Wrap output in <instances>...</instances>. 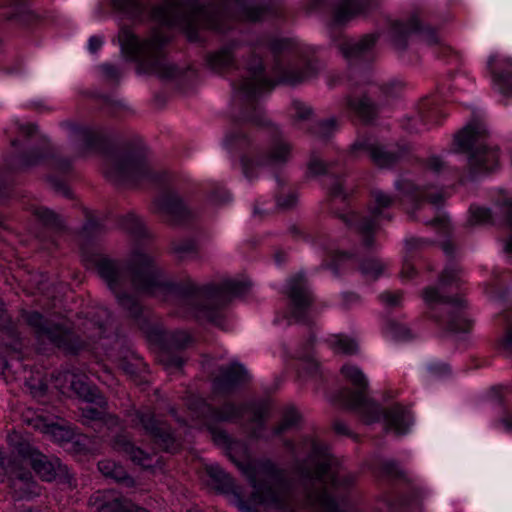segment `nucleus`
<instances>
[{
	"instance_id": "6e6552de",
	"label": "nucleus",
	"mask_w": 512,
	"mask_h": 512,
	"mask_svg": "<svg viewBox=\"0 0 512 512\" xmlns=\"http://www.w3.org/2000/svg\"><path fill=\"white\" fill-rule=\"evenodd\" d=\"M55 387L63 394L75 393L84 399L87 404L82 408L83 416L88 420L101 419L104 414V399L98 394V391L89 386L84 375H79L70 371L60 373L55 378Z\"/></svg>"
},
{
	"instance_id": "69168bd1",
	"label": "nucleus",
	"mask_w": 512,
	"mask_h": 512,
	"mask_svg": "<svg viewBox=\"0 0 512 512\" xmlns=\"http://www.w3.org/2000/svg\"><path fill=\"white\" fill-rule=\"evenodd\" d=\"M352 258H353V256L351 254L343 252V253L336 255L335 261L337 263H343L348 260H351Z\"/></svg>"
},
{
	"instance_id": "c85d7f7f",
	"label": "nucleus",
	"mask_w": 512,
	"mask_h": 512,
	"mask_svg": "<svg viewBox=\"0 0 512 512\" xmlns=\"http://www.w3.org/2000/svg\"><path fill=\"white\" fill-rule=\"evenodd\" d=\"M141 422L144 428L156 438V441L162 448L169 449L173 439L164 426L159 425L152 416L143 417Z\"/></svg>"
},
{
	"instance_id": "a19ab883",
	"label": "nucleus",
	"mask_w": 512,
	"mask_h": 512,
	"mask_svg": "<svg viewBox=\"0 0 512 512\" xmlns=\"http://www.w3.org/2000/svg\"><path fill=\"white\" fill-rule=\"evenodd\" d=\"M491 217L490 210L484 207L470 208V221L473 224H481L487 222Z\"/></svg>"
},
{
	"instance_id": "58836bf2",
	"label": "nucleus",
	"mask_w": 512,
	"mask_h": 512,
	"mask_svg": "<svg viewBox=\"0 0 512 512\" xmlns=\"http://www.w3.org/2000/svg\"><path fill=\"white\" fill-rule=\"evenodd\" d=\"M116 9L135 15L140 9V0H112Z\"/></svg>"
},
{
	"instance_id": "4be33fe9",
	"label": "nucleus",
	"mask_w": 512,
	"mask_h": 512,
	"mask_svg": "<svg viewBox=\"0 0 512 512\" xmlns=\"http://www.w3.org/2000/svg\"><path fill=\"white\" fill-rule=\"evenodd\" d=\"M384 419L387 428L396 434H405L412 424V417L408 411L399 405L392 407L385 413Z\"/></svg>"
},
{
	"instance_id": "f704fd0d",
	"label": "nucleus",
	"mask_w": 512,
	"mask_h": 512,
	"mask_svg": "<svg viewBox=\"0 0 512 512\" xmlns=\"http://www.w3.org/2000/svg\"><path fill=\"white\" fill-rule=\"evenodd\" d=\"M248 379L247 370L238 363L231 364L223 373L222 381L225 384L233 385L244 382Z\"/></svg>"
},
{
	"instance_id": "f257e3e1",
	"label": "nucleus",
	"mask_w": 512,
	"mask_h": 512,
	"mask_svg": "<svg viewBox=\"0 0 512 512\" xmlns=\"http://www.w3.org/2000/svg\"><path fill=\"white\" fill-rule=\"evenodd\" d=\"M98 272L115 293L119 305L133 317L140 311L137 300L118 291L128 277L131 285L140 293L159 297L172 289L170 283L163 278L154 257L143 249L133 251L127 271L113 260L101 259Z\"/></svg>"
},
{
	"instance_id": "f8f14e48",
	"label": "nucleus",
	"mask_w": 512,
	"mask_h": 512,
	"mask_svg": "<svg viewBox=\"0 0 512 512\" xmlns=\"http://www.w3.org/2000/svg\"><path fill=\"white\" fill-rule=\"evenodd\" d=\"M494 88L504 96L512 95V59L492 54L487 61Z\"/></svg>"
},
{
	"instance_id": "6ab92c4d",
	"label": "nucleus",
	"mask_w": 512,
	"mask_h": 512,
	"mask_svg": "<svg viewBox=\"0 0 512 512\" xmlns=\"http://www.w3.org/2000/svg\"><path fill=\"white\" fill-rule=\"evenodd\" d=\"M28 323L37 328L40 336L47 337L57 346L64 345L67 331L60 326H51L50 323L44 321L42 316L37 312H32L27 316Z\"/></svg>"
},
{
	"instance_id": "c756f323",
	"label": "nucleus",
	"mask_w": 512,
	"mask_h": 512,
	"mask_svg": "<svg viewBox=\"0 0 512 512\" xmlns=\"http://www.w3.org/2000/svg\"><path fill=\"white\" fill-rule=\"evenodd\" d=\"M329 345L336 353L352 355L358 352L359 344L355 338L346 335H332Z\"/></svg>"
},
{
	"instance_id": "49530a36",
	"label": "nucleus",
	"mask_w": 512,
	"mask_h": 512,
	"mask_svg": "<svg viewBox=\"0 0 512 512\" xmlns=\"http://www.w3.org/2000/svg\"><path fill=\"white\" fill-rule=\"evenodd\" d=\"M237 415H239V409L233 404H226L218 413L217 418L219 420H231Z\"/></svg>"
},
{
	"instance_id": "412c9836",
	"label": "nucleus",
	"mask_w": 512,
	"mask_h": 512,
	"mask_svg": "<svg viewBox=\"0 0 512 512\" xmlns=\"http://www.w3.org/2000/svg\"><path fill=\"white\" fill-rule=\"evenodd\" d=\"M156 210L166 216L175 220L182 218L187 208L178 194L168 193L162 195L156 201Z\"/></svg>"
},
{
	"instance_id": "a878e982",
	"label": "nucleus",
	"mask_w": 512,
	"mask_h": 512,
	"mask_svg": "<svg viewBox=\"0 0 512 512\" xmlns=\"http://www.w3.org/2000/svg\"><path fill=\"white\" fill-rule=\"evenodd\" d=\"M306 502L312 512H340L326 491H309Z\"/></svg>"
},
{
	"instance_id": "37998d69",
	"label": "nucleus",
	"mask_w": 512,
	"mask_h": 512,
	"mask_svg": "<svg viewBox=\"0 0 512 512\" xmlns=\"http://www.w3.org/2000/svg\"><path fill=\"white\" fill-rule=\"evenodd\" d=\"M336 123L334 119H329L317 124V135L321 138H327L335 129Z\"/></svg>"
},
{
	"instance_id": "4468645a",
	"label": "nucleus",
	"mask_w": 512,
	"mask_h": 512,
	"mask_svg": "<svg viewBox=\"0 0 512 512\" xmlns=\"http://www.w3.org/2000/svg\"><path fill=\"white\" fill-rule=\"evenodd\" d=\"M91 512H134L138 506L114 491L97 492L90 499Z\"/></svg>"
},
{
	"instance_id": "603ef678",
	"label": "nucleus",
	"mask_w": 512,
	"mask_h": 512,
	"mask_svg": "<svg viewBox=\"0 0 512 512\" xmlns=\"http://www.w3.org/2000/svg\"><path fill=\"white\" fill-rule=\"evenodd\" d=\"M103 74L109 79H116L121 75V71L111 64H105L101 66Z\"/></svg>"
},
{
	"instance_id": "393cba45",
	"label": "nucleus",
	"mask_w": 512,
	"mask_h": 512,
	"mask_svg": "<svg viewBox=\"0 0 512 512\" xmlns=\"http://www.w3.org/2000/svg\"><path fill=\"white\" fill-rule=\"evenodd\" d=\"M376 37L366 35L357 40L345 41L341 44V51L345 57H358L369 52L375 45Z\"/></svg>"
},
{
	"instance_id": "c03bdc74",
	"label": "nucleus",
	"mask_w": 512,
	"mask_h": 512,
	"mask_svg": "<svg viewBox=\"0 0 512 512\" xmlns=\"http://www.w3.org/2000/svg\"><path fill=\"white\" fill-rule=\"evenodd\" d=\"M293 109L295 117L299 120H306L312 114L311 108L300 101L293 102Z\"/></svg>"
},
{
	"instance_id": "2f4dec72",
	"label": "nucleus",
	"mask_w": 512,
	"mask_h": 512,
	"mask_svg": "<svg viewBox=\"0 0 512 512\" xmlns=\"http://www.w3.org/2000/svg\"><path fill=\"white\" fill-rule=\"evenodd\" d=\"M349 106L359 116L370 119L375 113V106L366 96L353 97L349 99Z\"/></svg>"
},
{
	"instance_id": "7ed1b4c3",
	"label": "nucleus",
	"mask_w": 512,
	"mask_h": 512,
	"mask_svg": "<svg viewBox=\"0 0 512 512\" xmlns=\"http://www.w3.org/2000/svg\"><path fill=\"white\" fill-rule=\"evenodd\" d=\"M118 43L124 56L137 62V72L171 78L176 68L163 57L162 47L166 38L158 31L140 39L130 28L123 27L118 33Z\"/></svg>"
},
{
	"instance_id": "052dcab7",
	"label": "nucleus",
	"mask_w": 512,
	"mask_h": 512,
	"mask_svg": "<svg viewBox=\"0 0 512 512\" xmlns=\"http://www.w3.org/2000/svg\"><path fill=\"white\" fill-rule=\"evenodd\" d=\"M499 423L505 431H512V411H509L504 417H502Z\"/></svg>"
},
{
	"instance_id": "4c0bfd02",
	"label": "nucleus",
	"mask_w": 512,
	"mask_h": 512,
	"mask_svg": "<svg viewBox=\"0 0 512 512\" xmlns=\"http://www.w3.org/2000/svg\"><path fill=\"white\" fill-rule=\"evenodd\" d=\"M300 420V415L295 408H287L280 424L275 429V434H281L294 427Z\"/></svg>"
},
{
	"instance_id": "5701e85b",
	"label": "nucleus",
	"mask_w": 512,
	"mask_h": 512,
	"mask_svg": "<svg viewBox=\"0 0 512 512\" xmlns=\"http://www.w3.org/2000/svg\"><path fill=\"white\" fill-rule=\"evenodd\" d=\"M33 425L51 440L58 443L68 441L72 437V433L69 429L54 422H47L42 418L35 419Z\"/></svg>"
},
{
	"instance_id": "72a5a7b5",
	"label": "nucleus",
	"mask_w": 512,
	"mask_h": 512,
	"mask_svg": "<svg viewBox=\"0 0 512 512\" xmlns=\"http://www.w3.org/2000/svg\"><path fill=\"white\" fill-rule=\"evenodd\" d=\"M233 56L230 49H221L208 58V65L214 71H221L232 64Z\"/></svg>"
},
{
	"instance_id": "bf43d9fd",
	"label": "nucleus",
	"mask_w": 512,
	"mask_h": 512,
	"mask_svg": "<svg viewBox=\"0 0 512 512\" xmlns=\"http://www.w3.org/2000/svg\"><path fill=\"white\" fill-rule=\"evenodd\" d=\"M443 167V162L439 157H431L428 161V169L432 172H439Z\"/></svg>"
},
{
	"instance_id": "680f3d73",
	"label": "nucleus",
	"mask_w": 512,
	"mask_h": 512,
	"mask_svg": "<svg viewBox=\"0 0 512 512\" xmlns=\"http://www.w3.org/2000/svg\"><path fill=\"white\" fill-rule=\"evenodd\" d=\"M103 44V40L99 36H92L89 39L88 47L91 52H96Z\"/></svg>"
},
{
	"instance_id": "8fccbe9b",
	"label": "nucleus",
	"mask_w": 512,
	"mask_h": 512,
	"mask_svg": "<svg viewBox=\"0 0 512 512\" xmlns=\"http://www.w3.org/2000/svg\"><path fill=\"white\" fill-rule=\"evenodd\" d=\"M35 215L45 223H52L56 218L54 212L47 208H38Z\"/></svg>"
},
{
	"instance_id": "9d476101",
	"label": "nucleus",
	"mask_w": 512,
	"mask_h": 512,
	"mask_svg": "<svg viewBox=\"0 0 512 512\" xmlns=\"http://www.w3.org/2000/svg\"><path fill=\"white\" fill-rule=\"evenodd\" d=\"M423 300L425 304L430 308L434 309L438 306H443L445 312L449 313L447 320L448 328L455 333L468 332L472 326L471 320H469L463 314L452 313V309H460L465 306V300L457 296L453 299H444L433 287L426 288L423 291Z\"/></svg>"
},
{
	"instance_id": "864d4df0",
	"label": "nucleus",
	"mask_w": 512,
	"mask_h": 512,
	"mask_svg": "<svg viewBox=\"0 0 512 512\" xmlns=\"http://www.w3.org/2000/svg\"><path fill=\"white\" fill-rule=\"evenodd\" d=\"M408 120L412 122V123L407 125V128L411 132H420V131L423 130V128L420 127V125H419L420 122L422 123L423 120H424L422 114L417 115V117H415V118H409Z\"/></svg>"
},
{
	"instance_id": "6e6d98bb",
	"label": "nucleus",
	"mask_w": 512,
	"mask_h": 512,
	"mask_svg": "<svg viewBox=\"0 0 512 512\" xmlns=\"http://www.w3.org/2000/svg\"><path fill=\"white\" fill-rule=\"evenodd\" d=\"M414 274H415V269H414L413 264L409 261H405L402 266L401 277L403 279H409V278L413 277Z\"/></svg>"
},
{
	"instance_id": "dca6fc26",
	"label": "nucleus",
	"mask_w": 512,
	"mask_h": 512,
	"mask_svg": "<svg viewBox=\"0 0 512 512\" xmlns=\"http://www.w3.org/2000/svg\"><path fill=\"white\" fill-rule=\"evenodd\" d=\"M245 291V283L235 279H227L222 281L219 285L206 287L201 292V296L207 298L213 304H222L229 298L241 295Z\"/></svg>"
},
{
	"instance_id": "cd10ccee",
	"label": "nucleus",
	"mask_w": 512,
	"mask_h": 512,
	"mask_svg": "<svg viewBox=\"0 0 512 512\" xmlns=\"http://www.w3.org/2000/svg\"><path fill=\"white\" fill-rule=\"evenodd\" d=\"M388 267L389 264L387 261L377 257L365 258L359 265L361 273L368 280H376L385 275Z\"/></svg>"
},
{
	"instance_id": "ddd939ff",
	"label": "nucleus",
	"mask_w": 512,
	"mask_h": 512,
	"mask_svg": "<svg viewBox=\"0 0 512 512\" xmlns=\"http://www.w3.org/2000/svg\"><path fill=\"white\" fill-rule=\"evenodd\" d=\"M302 475L305 479L313 482L316 489H320L330 479L332 485H348L353 482V476L347 474L345 471H338L336 474L331 471L326 455H322L319 462L316 464V468L313 472L302 471Z\"/></svg>"
},
{
	"instance_id": "a211bd4d",
	"label": "nucleus",
	"mask_w": 512,
	"mask_h": 512,
	"mask_svg": "<svg viewBox=\"0 0 512 512\" xmlns=\"http://www.w3.org/2000/svg\"><path fill=\"white\" fill-rule=\"evenodd\" d=\"M273 83L269 81L262 72V64L259 59L249 68V77L241 84L243 93L248 96H258L272 88Z\"/></svg>"
},
{
	"instance_id": "79ce46f5",
	"label": "nucleus",
	"mask_w": 512,
	"mask_h": 512,
	"mask_svg": "<svg viewBox=\"0 0 512 512\" xmlns=\"http://www.w3.org/2000/svg\"><path fill=\"white\" fill-rule=\"evenodd\" d=\"M416 27L408 26L402 22H394L391 26L390 37L393 41L408 34Z\"/></svg>"
},
{
	"instance_id": "774afa93",
	"label": "nucleus",
	"mask_w": 512,
	"mask_h": 512,
	"mask_svg": "<svg viewBox=\"0 0 512 512\" xmlns=\"http://www.w3.org/2000/svg\"><path fill=\"white\" fill-rule=\"evenodd\" d=\"M331 190L334 195H340L342 193V185L337 182L334 184Z\"/></svg>"
},
{
	"instance_id": "4d7b16f0",
	"label": "nucleus",
	"mask_w": 512,
	"mask_h": 512,
	"mask_svg": "<svg viewBox=\"0 0 512 512\" xmlns=\"http://www.w3.org/2000/svg\"><path fill=\"white\" fill-rule=\"evenodd\" d=\"M189 341H190V336L184 331H179L174 336V343L177 346H184Z\"/></svg>"
},
{
	"instance_id": "e2e57ef3",
	"label": "nucleus",
	"mask_w": 512,
	"mask_h": 512,
	"mask_svg": "<svg viewBox=\"0 0 512 512\" xmlns=\"http://www.w3.org/2000/svg\"><path fill=\"white\" fill-rule=\"evenodd\" d=\"M297 201V198L294 194H289L285 199H279L278 204L284 208L292 207Z\"/></svg>"
},
{
	"instance_id": "423d86ee",
	"label": "nucleus",
	"mask_w": 512,
	"mask_h": 512,
	"mask_svg": "<svg viewBox=\"0 0 512 512\" xmlns=\"http://www.w3.org/2000/svg\"><path fill=\"white\" fill-rule=\"evenodd\" d=\"M155 15L168 25L180 24L187 29L214 27L210 11L194 0H168L156 10Z\"/></svg>"
},
{
	"instance_id": "bb28decb",
	"label": "nucleus",
	"mask_w": 512,
	"mask_h": 512,
	"mask_svg": "<svg viewBox=\"0 0 512 512\" xmlns=\"http://www.w3.org/2000/svg\"><path fill=\"white\" fill-rule=\"evenodd\" d=\"M398 188L407 194H413L416 197L427 198L432 204L438 205L443 199V194L438 191H430V188L423 184H413L409 180H403L398 183Z\"/></svg>"
},
{
	"instance_id": "1a4fd4ad",
	"label": "nucleus",
	"mask_w": 512,
	"mask_h": 512,
	"mask_svg": "<svg viewBox=\"0 0 512 512\" xmlns=\"http://www.w3.org/2000/svg\"><path fill=\"white\" fill-rule=\"evenodd\" d=\"M290 145L279 141L273 144L269 150L256 151L251 157L242 159L245 175L252 178L264 170H273L284 164L290 157Z\"/></svg>"
},
{
	"instance_id": "2eb2a0df",
	"label": "nucleus",
	"mask_w": 512,
	"mask_h": 512,
	"mask_svg": "<svg viewBox=\"0 0 512 512\" xmlns=\"http://www.w3.org/2000/svg\"><path fill=\"white\" fill-rule=\"evenodd\" d=\"M287 294L293 306V317L300 319L304 311L312 303V296L303 275H297L289 280Z\"/></svg>"
},
{
	"instance_id": "13d9d810",
	"label": "nucleus",
	"mask_w": 512,
	"mask_h": 512,
	"mask_svg": "<svg viewBox=\"0 0 512 512\" xmlns=\"http://www.w3.org/2000/svg\"><path fill=\"white\" fill-rule=\"evenodd\" d=\"M429 371L432 375L437 376V375L447 373L449 371V368L445 364L435 363L429 367Z\"/></svg>"
},
{
	"instance_id": "b1692460",
	"label": "nucleus",
	"mask_w": 512,
	"mask_h": 512,
	"mask_svg": "<svg viewBox=\"0 0 512 512\" xmlns=\"http://www.w3.org/2000/svg\"><path fill=\"white\" fill-rule=\"evenodd\" d=\"M115 448L123 451L130 459L144 468H150L153 464V456L134 447L126 437H120L115 442Z\"/></svg>"
},
{
	"instance_id": "473e14b6",
	"label": "nucleus",
	"mask_w": 512,
	"mask_h": 512,
	"mask_svg": "<svg viewBox=\"0 0 512 512\" xmlns=\"http://www.w3.org/2000/svg\"><path fill=\"white\" fill-rule=\"evenodd\" d=\"M386 333L398 341H408L412 339L414 332L404 323L389 321L386 325Z\"/></svg>"
},
{
	"instance_id": "c9c22d12",
	"label": "nucleus",
	"mask_w": 512,
	"mask_h": 512,
	"mask_svg": "<svg viewBox=\"0 0 512 512\" xmlns=\"http://www.w3.org/2000/svg\"><path fill=\"white\" fill-rule=\"evenodd\" d=\"M349 217L350 222L355 223L357 229L361 233L363 245L366 247L372 246V230L374 228V224L370 220L360 219L356 214H351Z\"/></svg>"
},
{
	"instance_id": "9b49d317",
	"label": "nucleus",
	"mask_w": 512,
	"mask_h": 512,
	"mask_svg": "<svg viewBox=\"0 0 512 512\" xmlns=\"http://www.w3.org/2000/svg\"><path fill=\"white\" fill-rule=\"evenodd\" d=\"M147 173L145 162L135 154H128L113 159L106 171L108 177L115 181H138Z\"/></svg>"
},
{
	"instance_id": "f03ea898",
	"label": "nucleus",
	"mask_w": 512,
	"mask_h": 512,
	"mask_svg": "<svg viewBox=\"0 0 512 512\" xmlns=\"http://www.w3.org/2000/svg\"><path fill=\"white\" fill-rule=\"evenodd\" d=\"M206 471L215 488L225 492L234 490L231 478L218 465H208ZM246 473L252 484L253 493L246 503L240 493L233 491L240 509L250 510L251 506L263 504L282 512H292L289 509L293 503L291 487L282 471L270 466L253 471L247 470Z\"/></svg>"
},
{
	"instance_id": "5fc2aeb1",
	"label": "nucleus",
	"mask_w": 512,
	"mask_h": 512,
	"mask_svg": "<svg viewBox=\"0 0 512 512\" xmlns=\"http://www.w3.org/2000/svg\"><path fill=\"white\" fill-rule=\"evenodd\" d=\"M303 79H304L303 75L294 76V75H291L290 73H286L279 79V81L282 83L295 85V84L301 82Z\"/></svg>"
},
{
	"instance_id": "20e7f679",
	"label": "nucleus",
	"mask_w": 512,
	"mask_h": 512,
	"mask_svg": "<svg viewBox=\"0 0 512 512\" xmlns=\"http://www.w3.org/2000/svg\"><path fill=\"white\" fill-rule=\"evenodd\" d=\"M27 466H31L45 481H52L66 472V467L62 466L57 458L49 459L30 447L21 450V455L16 457L9 467L12 488L19 499L39 494V487L33 481Z\"/></svg>"
},
{
	"instance_id": "0eeeda50",
	"label": "nucleus",
	"mask_w": 512,
	"mask_h": 512,
	"mask_svg": "<svg viewBox=\"0 0 512 512\" xmlns=\"http://www.w3.org/2000/svg\"><path fill=\"white\" fill-rule=\"evenodd\" d=\"M341 374L345 380L354 385L355 392H345L341 395L342 401L347 406L356 408L366 423L379 421L382 411L377 403L367 398L365 390L368 387V379L363 371L356 365L348 363L342 366Z\"/></svg>"
},
{
	"instance_id": "7c9ffc66",
	"label": "nucleus",
	"mask_w": 512,
	"mask_h": 512,
	"mask_svg": "<svg viewBox=\"0 0 512 512\" xmlns=\"http://www.w3.org/2000/svg\"><path fill=\"white\" fill-rule=\"evenodd\" d=\"M98 468L106 477L113 478L117 481H128L129 483H132V480L126 477V472L123 467L116 464L114 461H101L98 463Z\"/></svg>"
},
{
	"instance_id": "338daca9",
	"label": "nucleus",
	"mask_w": 512,
	"mask_h": 512,
	"mask_svg": "<svg viewBox=\"0 0 512 512\" xmlns=\"http://www.w3.org/2000/svg\"><path fill=\"white\" fill-rule=\"evenodd\" d=\"M504 345L506 346V348L512 350V324H511V327L509 328L507 335L505 337Z\"/></svg>"
},
{
	"instance_id": "ea45409f",
	"label": "nucleus",
	"mask_w": 512,
	"mask_h": 512,
	"mask_svg": "<svg viewBox=\"0 0 512 512\" xmlns=\"http://www.w3.org/2000/svg\"><path fill=\"white\" fill-rule=\"evenodd\" d=\"M46 152H32L31 155L25 156L20 159L17 167L20 169H26L41 163L46 157Z\"/></svg>"
},
{
	"instance_id": "0e129e2a",
	"label": "nucleus",
	"mask_w": 512,
	"mask_h": 512,
	"mask_svg": "<svg viewBox=\"0 0 512 512\" xmlns=\"http://www.w3.org/2000/svg\"><path fill=\"white\" fill-rule=\"evenodd\" d=\"M19 130L24 135H32L36 130V127L31 123H25L19 126Z\"/></svg>"
},
{
	"instance_id": "e433bc0d",
	"label": "nucleus",
	"mask_w": 512,
	"mask_h": 512,
	"mask_svg": "<svg viewBox=\"0 0 512 512\" xmlns=\"http://www.w3.org/2000/svg\"><path fill=\"white\" fill-rule=\"evenodd\" d=\"M393 199L386 193L375 190L373 192V205L371 207V215L373 218H378L382 214V210L389 207Z\"/></svg>"
},
{
	"instance_id": "a18cd8bd",
	"label": "nucleus",
	"mask_w": 512,
	"mask_h": 512,
	"mask_svg": "<svg viewBox=\"0 0 512 512\" xmlns=\"http://www.w3.org/2000/svg\"><path fill=\"white\" fill-rule=\"evenodd\" d=\"M195 314L197 317L206 318L207 320H209L215 324H219L218 312H216L215 310L211 309L208 306H203V307L197 309Z\"/></svg>"
},
{
	"instance_id": "f3484780",
	"label": "nucleus",
	"mask_w": 512,
	"mask_h": 512,
	"mask_svg": "<svg viewBox=\"0 0 512 512\" xmlns=\"http://www.w3.org/2000/svg\"><path fill=\"white\" fill-rule=\"evenodd\" d=\"M362 151L366 152L374 163L380 167H388L397 160L395 154L384 150L372 138L359 139L352 145L353 153L358 154Z\"/></svg>"
},
{
	"instance_id": "09e8293b",
	"label": "nucleus",
	"mask_w": 512,
	"mask_h": 512,
	"mask_svg": "<svg viewBox=\"0 0 512 512\" xmlns=\"http://www.w3.org/2000/svg\"><path fill=\"white\" fill-rule=\"evenodd\" d=\"M309 172L313 175H320L326 171V166L322 160L312 158L308 164Z\"/></svg>"
},
{
	"instance_id": "aec40b11",
	"label": "nucleus",
	"mask_w": 512,
	"mask_h": 512,
	"mask_svg": "<svg viewBox=\"0 0 512 512\" xmlns=\"http://www.w3.org/2000/svg\"><path fill=\"white\" fill-rule=\"evenodd\" d=\"M372 0H343L335 11V21L338 24H344L359 14L370 10Z\"/></svg>"
},
{
	"instance_id": "39448f33",
	"label": "nucleus",
	"mask_w": 512,
	"mask_h": 512,
	"mask_svg": "<svg viewBox=\"0 0 512 512\" xmlns=\"http://www.w3.org/2000/svg\"><path fill=\"white\" fill-rule=\"evenodd\" d=\"M485 133V125L475 121L464 127L454 138L455 150L468 153L469 166L476 171L492 170L499 159L498 152L484 143Z\"/></svg>"
},
{
	"instance_id": "de8ad7c7",
	"label": "nucleus",
	"mask_w": 512,
	"mask_h": 512,
	"mask_svg": "<svg viewBox=\"0 0 512 512\" xmlns=\"http://www.w3.org/2000/svg\"><path fill=\"white\" fill-rule=\"evenodd\" d=\"M380 298L388 306H397L401 302L402 295L399 292H384Z\"/></svg>"
},
{
	"instance_id": "3c124183",
	"label": "nucleus",
	"mask_w": 512,
	"mask_h": 512,
	"mask_svg": "<svg viewBox=\"0 0 512 512\" xmlns=\"http://www.w3.org/2000/svg\"><path fill=\"white\" fill-rule=\"evenodd\" d=\"M457 279V271L454 268L446 269L440 279L442 285H449Z\"/></svg>"
}]
</instances>
